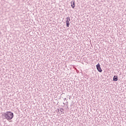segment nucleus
<instances>
[{
  "label": "nucleus",
  "mask_w": 126,
  "mask_h": 126,
  "mask_svg": "<svg viewBox=\"0 0 126 126\" xmlns=\"http://www.w3.org/2000/svg\"><path fill=\"white\" fill-rule=\"evenodd\" d=\"M63 100H64V101H65L66 100V98H64Z\"/></svg>",
  "instance_id": "nucleus-8"
},
{
  "label": "nucleus",
  "mask_w": 126,
  "mask_h": 126,
  "mask_svg": "<svg viewBox=\"0 0 126 126\" xmlns=\"http://www.w3.org/2000/svg\"><path fill=\"white\" fill-rule=\"evenodd\" d=\"M66 20H67L68 21H70V17H67L66 18Z\"/></svg>",
  "instance_id": "nucleus-7"
},
{
  "label": "nucleus",
  "mask_w": 126,
  "mask_h": 126,
  "mask_svg": "<svg viewBox=\"0 0 126 126\" xmlns=\"http://www.w3.org/2000/svg\"><path fill=\"white\" fill-rule=\"evenodd\" d=\"M2 116L3 119H5L7 121H10V120H12V119H13V117H14L13 113L10 111L6 112L2 114Z\"/></svg>",
  "instance_id": "nucleus-1"
},
{
  "label": "nucleus",
  "mask_w": 126,
  "mask_h": 126,
  "mask_svg": "<svg viewBox=\"0 0 126 126\" xmlns=\"http://www.w3.org/2000/svg\"><path fill=\"white\" fill-rule=\"evenodd\" d=\"M71 6L72 7V8H74L75 7V0H72V1H71Z\"/></svg>",
  "instance_id": "nucleus-3"
},
{
  "label": "nucleus",
  "mask_w": 126,
  "mask_h": 126,
  "mask_svg": "<svg viewBox=\"0 0 126 126\" xmlns=\"http://www.w3.org/2000/svg\"><path fill=\"white\" fill-rule=\"evenodd\" d=\"M60 111L61 114H63V109L61 108L60 110L59 109V110H58V113H60Z\"/></svg>",
  "instance_id": "nucleus-5"
},
{
  "label": "nucleus",
  "mask_w": 126,
  "mask_h": 126,
  "mask_svg": "<svg viewBox=\"0 0 126 126\" xmlns=\"http://www.w3.org/2000/svg\"><path fill=\"white\" fill-rule=\"evenodd\" d=\"M118 80H119L118 77L117 76H116V75L114 76L113 81H118Z\"/></svg>",
  "instance_id": "nucleus-4"
},
{
  "label": "nucleus",
  "mask_w": 126,
  "mask_h": 126,
  "mask_svg": "<svg viewBox=\"0 0 126 126\" xmlns=\"http://www.w3.org/2000/svg\"><path fill=\"white\" fill-rule=\"evenodd\" d=\"M96 67L99 72H102V71H103L101 68V67L100 66V64L99 63L96 65Z\"/></svg>",
  "instance_id": "nucleus-2"
},
{
  "label": "nucleus",
  "mask_w": 126,
  "mask_h": 126,
  "mask_svg": "<svg viewBox=\"0 0 126 126\" xmlns=\"http://www.w3.org/2000/svg\"><path fill=\"white\" fill-rule=\"evenodd\" d=\"M69 21H67V20L66 21V26L67 27H69Z\"/></svg>",
  "instance_id": "nucleus-6"
}]
</instances>
